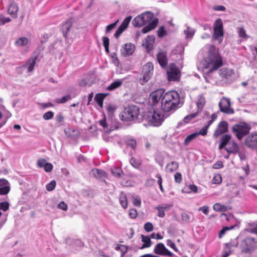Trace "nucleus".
<instances>
[{
    "mask_svg": "<svg viewBox=\"0 0 257 257\" xmlns=\"http://www.w3.org/2000/svg\"><path fill=\"white\" fill-rule=\"evenodd\" d=\"M222 64V58L215 48H211L203 62L204 72L206 77H211Z\"/></svg>",
    "mask_w": 257,
    "mask_h": 257,
    "instance_id": "nucleus-1",
    "label": "nucleus"
},
{
    "mask_svg": "<svg viewBox=\"0 0 257 257\" xmlns=\"http://www.w3.org/2000/svg\"><path fill=\"white\" fill-rule=\"evenodd\" d=\"M158 24V19L154 18V15L150 12H146L136 17L133 21L135 27H141L145 26L142 30L144 34H146L154 29Z\"/></svg>",
    "mask_w": 257,
    "mask_h": 257,
    "instance_id": "nucleus-2",
    "label": "nucleus"
},
{
    "mask_svg": "<svg viewBox=\"0 0 257 257\" xmlns=\"http://www.w3.org/2000/svg\"><path fill=\"white\" fill-rule=\"evenodd\" d=\"M179 94L175 90L166 92L161 99V107L163 111L174 112L180 103Z\"/></svg>",
    "mask_w": 257,
    "mask_h": 257,
    "instance_id": "nucleus-3",
    "label": "nucleus"
},
{
    "mask_svg": "<svg viewBox=\"0 0 257 257\" xmlns=\"http://www.w3.org/2000/svg\"><path fill=\"white\" fill-rule=\"evenodd\" d=\"M139 114L140 108L135 105H130L123 109L119 117L122 121H136L138 119Z\"/></svg>",
    "mask_w": 257,
    "mask_h": 257,
    "instance_id": "nucleus-4",
    "label": "nucleus"
},
{
    "mask_svg": "<svg viewBox=\"0 0 257 257\" xmlns=\"http://www.w3.org/2000/svg\"><path fill=\"white\" fill-rule=\"evenodd\" d=\"M251 128L250 125L248 123L240 121L233 125L231 130L237 139L241 140L249 134Z\"/></svg>",
    "mask_w": 257,
    "mask_h": 257,
    "instance_id": "nucleus-5",
    "label": "nucleus"
},
{
    "mask_svg": "<svg viewBox=\"0 0 257 257\" xmlns=\"http://www.w3.org/2000/svg\"><path fill=\"white\" fill-rule=\"evenodd\" d=\"M257 248V241L252 237H246L242 241V251L245 253H250Z\"/></svg>",
    "mask_w": 257,
    "mask_h": 257,
    "instance_id": "nucleus-6",
    "label": "nucleus"
},
{
    "mask_svg": "<svg viewBox=\"0 0 257 257\" xmlns=\"http://www.w3.org/2000/svg\"><path fill=\"white\" fill-rule=\"evenodd\" d=\"M154 65L152 63L148 62L143 66L142 77L139 79V82L141 85L147 82L153 74Z\"/></svg>",
    "mask_w": 257,
    "mask_h": 257,
    "instance_id": "nucleus-7",
    "label": "nucleus"
},
{
    "mask_svg": "<svg viewBox=\"0 0 257 257\" xmlns=\"http://www.w3.org/2000/svg\"><path fill=\"white\" fill-rule=\"evenodd\" d=\"M223 28L222 20L218 18L215 20L214 23V34L213 38L215 40H218L220 44L223 38Z\"/></svg>",
    "mask_w": 257,
    "mask_h": 257,
    "instance_id": "nucleus-8",
    "label": "nucleus"
},
{
    "mask_svg": "<svg viewBox=\"0 0 257 257\" xmlns=\"http://www.w3.org/2000/svg\"><path fill=\"white\" fill-rule=\"evenodd\" d=\"M148 116L149 121L154 126H160L164 120L162 115L157 111H150Z\"/></svg>",
    "mask_w": 257,
    "mask_h": 257,
    "instance_id": "nucleus-9",
    "label": "nucleus"
},
{
    "mask_svg": "<svg viewBox=\"0 0 257 257\" xmlns=\"http://www.w3.org/2000/svg\"><path fill=\"white\" fill-rule=\"evenodd\" d=\"M167 75L169 81L176 80L180 77V71L175 64L171 63L167 71Z\"/></svg>",
    "mask_w": 257,
    "mask_h": 257,
    "instance_id": "nucleus-10",
    "label": "nucleus"
},
{
    "mask_svg": "<svg viewBox=\"0 0 257 257\" xmlns=\"http://www.w3.org/2000/svg\"><path fill=\"white\" fill-rule=\"evenodd\" d=\"M220 110L227 114H233L234 111L230 107V102L228 98L223 97L219 103Z\"/></svg>",
    "mask_w": 257,
    "mask_h": 257,
    "instance_id": "nucleus-11",
    "label": "nucleus"
},
{
    "mask_svg": "<svg viewBox=\"0 0 257 257\" xmlns=\"http://www.w3.org/2000/svg\"><path fill=\"white\" fill-rule=\"evenodd\" d=\"M244 144L249 148L257 149V132L248 135L245 138Z\"/></svg>",
    "mask_w": 257,
    "mask_h": 257,
    "instance_id": "nucleus-12",
    "label": "nucleus"
},
{
    "mask_svg": "<svg viewBox=\"0 0 257 257\" xmlns=\"http://www.w3.org/2000/svg\"><path fill=\"white\" fill-rule=\"evenodd\" d=\"M154 251L156 254L161 255L169 256L170 257L174 255V254L169 251L163 243H158L155 246Z\"/></svg>",
    "mask_w": 257,
    "mask_h": 257,
    "instance_id": "nucleus-13",
    "label": "nucleus"
},
{
    "mask_svg": "<svg viewBox=\"0 0 257 257\" xmlns=\"http://www.w3.org/2000/svg\"><path fill=\"white\" fill-rule=\"evenodd\" d=\"M165 90L163 89H159L152 92L150 95V101L152 105H154L159 102L161 98L163 96Z\"/></svg>",
    "mask_w": 257,
    "mask_h": 257,
    "instance_id": "nucleus-14",
    "label": "nucleus"
},
{
    "mask_svg": "<svg viewBox=\"0 0 257 257\" xmlns=\"http://www.w3.org/2000/svg\"><path fill=\"white\" fill-rule=\"evenodd\" d=\"M39 56V53L35 52L33 53L28 61L26 63L25 66L28 67V71L30 72L33 71L36 64V60Z\"/></svg>",
    "mask_w": 257,
    "mask_h": 257,
    "instance_id": "nucleus-15",
    "label": "nucleus"
},
{
    "mask_svg": "<svg viewBox=\"0 0 257 257\" xmlns=\"http://www.w3.org/2000/svg\"><path fill=\"white\" fill-rule=\"evenodd\" d=\"M228 131V123L225 121H221L218 125L217 128L215 130L214 136L218 137L223 134L227 132Z\"/></svg>",
    "mask_w": 257,
    "mask_h": 257,
    "instance_id": "nucleus-16",
    "label": "nucleus"
},
{
    "mask_svg": "<svg viewBox=\"0 0 257 257\" xmlns=\"http://www.w3.org/2000/svg\"><path fill=\"white\" fill-rule=\"evenodd\" d=\"M172 206V204H163L155 207V209L158 210V216L163 218L165 216V212L169 210Z\"/></svg>",
    "mask_w": 257,
    "mask_h": 257,
    "instance_id": "nucleus-17",
    "label": "nucleus"
},
{
    "mask_svg": "<svg viewBox=\"0 0 257 257\" xmlns=\"http://www.w3.org/2000/svg\"><path fill=\"white\" fill-rule=\"evenodd\" d=\"M135 48L134 45L131 43H127L124 45L120 51L123 56H129L133 53Z\"/></svg>",
    "mask_w": 257,
    "mask_h": 257,
    "instance_id": "nucleus-18",
    "label": "nucleus"
},
{
    "mask_svg": "<svg viewBox=\"0 0 257 257\" xmlns=\"http://www.w3.org/2000/svg\"><path fill=\"white\" fill-rule=\"evenodd\" d=\"M157 60L159 63L163 68H165L168 64L167 54L164 51H160L157 55Z\"/></svg>",
    "mask_w": 257,
    "mask_h": 257,
    "instance_id": "nucleus-19",
    "label": "nucleus"
},
{
    "mask_svg": "<svg viewBox=\"0 0 257 257\" xmlns=\"http://www.w3.org/2000/svg\"><path fill=\"white\" fill-rule=\"evenodd\" d=\"M218 73L222 78L229 79L234 75V71L230 68H222L220 69Z\"/></svg>",
    "mask_w": 257,
    "mask_h": 257,
    "instance_id": "nucleus-20",
    "label": "nucleus"
},
{
    "mask_svg": "<svg viewBox=\"0 0 257 257\" xmlns=\"http://www.w3.org/2000/svg\"><path fill=\"white\" fill-rule=\"evenodd\" d=\"M155 40L154 36H149L146 38L145 43L143 44V45L146 48L148 52H150L153 49Z\"/></svg>",
    "mask_w": 257,
    "mask_h": 257,
    "instance_id": "nucleus-21",
    "label": "nucleus"
},
{
    "mask_svg": "<svg viewBox=\"0 0 257 257\" xmlns=\"http://www.w3.org/2000/svg\"><path fill=\"white\" fill-rule=\"evenodd\" d=\"M72 25V19H70L64 23L62 24L61 26L62 32L63 33V36L66 38L67 33L69 31Z\"/></svg>",
    "mask_w": 257,
    "mask_h": 257,
    "instance_id": "nucleus-22",
    "label": "nucleus"
},
{
    "mask_svg": "<svg viewBox=\"0 0 257 257\" xmlns=\"http://www.w3.org/2000/svg\"><path fill=\"white\" fill-rule=\"evenodd\" d=\"M19 11V7L16 3H12L9 7L8 9V13L12 16V17L16 18L17 17V14Z\"/></svg>",
    "mask_w": 257,
    "mask_h": 257,
    "instance_id": "nucleus-23",
    "label": "nucleus"
},
{
    "mask_svg": "<svg viewBox=\"0 0 257 257\" xmlns=\"http://www.w3.org/2000/svg\"><path fill=\"white\" fill-rule=\"evenodd\" d=\"M225 150L229 154L237 153L239 152L238 146L234 141H231L229 143V146L225 148Z\"/></svg>",
    "mask_w": 257,
    "mask_h": 257,
    "instance_id": "nucleus-24",
    "label": "nucleus"
},
{
    "mask_svg": "<svg viewBox=\"0 0 257 257\" xmlns=\"http://www.w3.org/2000/svg\"><path fill=\"white\" fill-rule=\"evenodd\" d=\"M245 230L249 233H253L257 235V223L254 222L247 223Z\"/></svg>",
    "mask_w": 257,
    "mask_h": 257,
    "instance_id": "nucleus-25",
    "label": "nucleus"
},
{
    "mask_svg": "<svg viewBox=\"0 0 257 257\" xmlns=\"http://www.w3.org/2000/svg\"><path fill=\"white\" fill-rule=\"evenodd\" d=\"M91 174L95 178L102 179L105 178L106 176V173L102 170L94 169L92 170Z\"/></svg>",
    "mask_w": 257,
    "mask_h": 257,
    "instance_id": "nucleus-26",
    "label": "nucleus"
},
{
    "mask_svg": "<svg viewBox=\"0 0 257 257\" xmlns=\"http://www.w3.org/2000/svg\"><path fill=\"white\" fill-rule=\"evenodd\" d=\"M123 80L120 79H116L111 83L107 87V90L112 91L119 87L122 84Z\"/></svg>",
    "mask_w": 257,
    "mask_h": 257,
    "instance_id": "nucleus-27",
    "label": "nucleus"
},
{
    "mask_svg": "<svg viewBox=\"0 0 257 257\" xmlns=\"http://www.w3.org/2000/svg\"><path fill=\"white\" fill-rule=\"evenodd\" d=\"M142 241L144 242L140 249H144L145 248L149 247L151 246L152 242L150 239V237L148 236L144 235H141Z\"/></svg>",
    "mask_w": 257,
    "mask_h": 257,
    "instance_id": "nucleus-28",
    "label": "nucleus"
},
{
    "mask_svg": "<svg viewBox=\"0 0 257 257\" xmlns=\"http://www.w3.org/2000/svg\"><path fill=\"white\" fill-rule=\"evenodd\" d=\"M186 29L184 30V34L186 39L192 38L194 36L195 30L194 29L186 25Z\"/></svg>",
    "mask_w": 257,
    "mask_h": 257,
    "instance_id": "nucleus-29",
    "label": "nucleus"
},
{
    "mask_svg": "<svg viewBox=\"0 0 257 257\" xmlns=\"http://www.w3.org/2000/svg\"><path fill=\"white\" fill-rule=\"evenodd\" d=\"M198 115V112H195L194 113H192L189 115H186L182 120V121H180L178 123V125H181L182 123H187L191 120L196 117Z\"/></svg>",
    "mask_w": 257,
    "mask_h": 257,
    "instance_id": "nucleus-30",
    "label": "nucleus"
},
{
    "mask_svg": "<svg viewBox=\"0 0 257 257\" xmlns=\"http://www.w3.org/2000/svg\"><path fill=\"white\" fill-rule=\"evenodd\" d=\"M107 95V93H98L96 94L94 99L101 107L103 106V100Z\"/></svg>",
    "mask_w": 257,
    "mask_h": 257,
    "instance_id": "nucleus-31",
    "label": "nucleus"
},
{
    "mask_svg": "<svg viewBox=\"0 0 257 257\" xmlns=\"http://www.w3.org/2000/svg\"><path fill=\"white\" fill-rule=\"evenodd\" d=\"M205 102V98L203 96H200L196 103L198 107V110L196 112H198V114L201 112Z\"/></svg>",
    "mask_w": 257,
    "mask_h": 257,
    "instance_id": "nucleus-32",
    "label": "nucleus"
},
{
    "mask_svg": "<svg viewBox=\"0 0 257 257\" xmlns=\"http://www.w3.org/2000/svg\"><path fill=\"white\" fill-rule=\"evenodd\" d=\"M119 203L122 208H126L127 207V201L125 194L121 192L119 195Z\"/></svg>",
    "mask_w": 257,
    "mask_h": 257,
    "instance_id": "nucleus-33",
    "label": "nucleus"
},
{
    "mask_svg": "<svg viewBox=\"0 0 257 257\" xmlns=\"http://www.w3.org/2000/svg\"><path fill=\"white\" fill-rule=\"evenodd\" d=\"M179 166V164L177 162L173 161L169 164L167 166V169L169 172H172L176 170Z\"/></svg>",
    "mask_w": 257,
    "mask_h": 257,
    "instance_id": "nucleus-34",
    "label": "nucleus"
},
{
    "mask_svg": "<svg viewBox=\"0 0 257 257\" xmlns=\"http://www.w3.org/2000/svg\"><path fill=\"white\" fill-rule=\"evenodd\" d=\"M29 42L28 38L26 37H21L16 41V44L19 46L26 45Z\"/></svg>",
    "mask_w": 257,
    "mask_h": 257,
    "instance_id": "nucleus-35",
    "label": "nucleus"
},
{
    "mask_svg": "<svg viewBox=\"0 0 257 257\" xmlns=\"http://www.w3.org/2000/svg\"><path fill=\"white\" fill-rule=\"evenodd\" d=\"M71 96L69 94L64 96L61 98H56L54 100V102L57 103H64L71 99Z\"/></svg>",
    "mask_w": 257,
    "mask_h": 257,
    "instance_id": "nucleus-36",
    "label": "nucleus"
},
{
    "mask_svg": "<svg viewBox=\"0 0 257 257\" xmlns=\"http://www.w3.org/2000/svg\"><path fill=\"white\" fill-rule=\"evenodd\" d=\"M234 225H232L230 227L228 226H224L222 228V229L220 231L218 237L219 238H221L222 237V236L225 234L226 232L227 231L231 230L234 228Z\"/></svg>",
    "mask_w": 257,
    "mask_h": 257,
    "instance_id": "nucleus-37",
    "label": "nucleus"
},
{
    "mask_svg": "<svg viewBox=\"0 0 257 257\" xmlns=\"http://www.w3.org/2000/svg\"><path fill=\"white\" fill-rule=\"evenodd\" d=\"M214 210L218 212L224 211L226 210V207L224 205H222L220 203H215L213 206Z\"/></svg>",
    "mask_w": 257,
    "mask_h": 257,
    "instance_id": "nucleus-38",
    "label": "nucleus"
},
{
    "mask_svg": "<svg viewBox=\"0 0 257 257\" xmlns=\"http://www.w3.org/2000/svg\"><path fill=\"white\" fill-rule=\"evenodd\" d=\"M130 163L133 167L136 169H138L141 165V162L134 158H132L130 159Z\"/></svg>",
    "mask_w": 257,
    "mask_h": 257,
    "instance_id": "nucleus-39",
    "label": "nucleus"
},
{
    "mask_svg": "<svg viewBox=\"0 0 257 257\" xmlns=\"http://www.w3.org/2000/svg\"><path fill=\"white\" fill-rule=\"evenodd\" d=\"M197 137V133H194L188 135L184 140V145H187L190 142H191L194 138Z\"/></svg>",
    "mask_w": 257,
    "mask_h": 257,
    "instance_id": "nucleus-40",
    "label": "nucleus"
},
{
    "mask_svg": "<svg viewBox=\"0 0 257 257\" xmlns=\"http://www.w3.org/2000/svg\"><path fill=\"white\" fill-rule=\"evenodd\" d=\"M231 139L230 135H224L222 136L221 138V142L225 145L226 146L227 144H229V143L230 142V140Z\"/></svg>",
    "mask_w": 257,
    "mask_h": 257,
    "instance_id": "nucleus-41",
    "label": "nucleus"
},
{
    "mask_svg": "<svg viewBox=\"0 0 257 257\" xmlns=\"http://www.w3.org/2000/svg\"><path fill=\"white\" fill-rule=\"evenodd\" d=\"M158 36L159 38H163L164 36H165L167 33V31L165 30V27L164 26H161L158 30L157 31Z\"/></svg>",
    "mask_w": 257,
    "mask_h": 257,
    "instance_id": "nucleus-42",
    "label": "nucleus"
},
{
    "mask_svg": "<svg viewBox=\"0 0 257 257\" xmlns=\"http://www.w3.org/2000/svg\"><path fill=\"white\" fill-rule=\"evenodd\" d=\"M126 145L128 147H131L132 149L135 150L137 146V142L135 140L131 139L126 141Z\"/></svg>",
    "mask_w": 257,
    "mask_h": 257,
    "instance_id": "nucleus-43",
    "label": "nucleus"
},
{
    "mask_svg": "<svg viewBox=\"0 0 257 257\" xmlns=\"http://www.w3.org/2000/svg\"><path fill=\"white\" fill-rule=\"evenodd\" d=\"M237 33L240 37L243 39H246L247 38V35L246 34L245 31L242 27H238L237 28Z\"/></svg>",
    "mask_w": 257,
    "mask_h": 257,
    "instance_id": "nucleus-44",
    "label": "nucleus"
},
{
    "mask_svg": "<svg viewBox=\"0 0 257 257\" xmlns=\"http://www.w3.org/2000/svg\"><path fill=\"white\" fill-rule=\"evenodd\" d=\"M132 17V16H128L126 17L124 20L123 21L122 23L121 24L120 26L121 27H122V28H124V29H126L127 27L128 26L129 23H130V21H131Z\"/></svg>",
    "mask_w": 257,
    "mask_h": 257,
    "instance_id": "nucleus-45",
    "label": "nucleus"
},
{
    "mask_svg": "<svg viewBox=\"0 0 257 257\" xmlns=\"http://www.w3.org/2000/svg\"><path fill=\"white\" fill-rule=\"evenodd\" d=\"M11 21V19L10 18L6 17L2 15H0V26L4 25Z\"/></svg>",
    "mask_w": 257,
    "mask_h": 257,
    "instance_id": "nucleus-46",
    "label": "nucleus"
},
{
    "mask_svg": "<svg viewBox=\"0 0 257 257\" xmlns=\"http://www.w3.org/2000/svg\"><path fill=\"white\" fill-rule=\"evenodd\" d=\"M56 182L54 180L51 181L49 183L46 185V188L47 191H51L54 189L56 187Z\"/></svg>",
    "mask_w": 257,
    "mask_h": 257,
    "instance_id": "nucleus-47",
    "label": "nucleus"
},
{
    "mask_svg": "<svg viewBox=\"0 0 257 257\" xmlns=\"http://www.w3.org/2000/svg\"><path fill=\"white\" fill-rule=\"evenodd\" d=\"M10 207V204L8 202L5 201L0 203V210L4 211H7Z\"/></svg>",
    "mask_w": 257,
    "mask_h": 257,
    "instance_id": "nucleus-48",
    "label": "nucleus"
},
{
    "mask_svg": "<svg viewBox=\"0 0 257 257\" xmlns=\"http://www.w3.org/2000/svg\"><path fill=\"white\" fill-rule=\"evenodd\" d=\"M119 20H117L115 22L112 23L111 24L108 25L106 28L105 33H109L112 29H113L116 26L117 23L118 22Z\"/></svg>",
    "mask_w": 257,
    "mask_h": 257,
    "instance_id": "nucleus-49",
    "label": "nucleus"
},
{
    "mask_svg": "<svg viewBox=\"0 0 257 257\" xmlns=\"http://www.w3.org/2000/svg\"><path fill=\"white\" fill-rule=\"evenodd\" d=\"M133 204L135 206L140 207L141 204V200L139 196H133Z\"/></svg>",
    "mask_w": 257,
    "mask_h": 257,
    "instance_id": "nucleus-50",
    "label": "nucleus"
},
{
    "mask_svg": "<svg viewBox=\"0 0 257 257\" xmlns=\"http://www.w3.org/2000/svg\"><path fill=\"white\" fill-rule=\"evenodd\" d=\"M125 29L122 27L119 26L116 30L114 37L117 39Z\"/></svg>",
    "mask_w": 257,
    "mask_h": 257,
    "instance_id": "nucleus-51",
    "label": "nucleus"
},
{
    "mask_svg": "<svg viewBox=\"0 0 257 257\" xmlns=\"http://www.w3.org/2000/svg\"><path fill=\"white\" fill-rule=\"evenodd\" d=\"M125 29L122 27L119 26L116 30L114 37L117 39Z\"/></svg>",
    "mask_w": 257,
    "mask_h": 257,
    "instance_id": "nucleus-52",
    "label": "nucleus"
},
{
    "mask_svg": "<svg viewBox=\"0 0 257 257\" xmlns=\"http://www.w3.org/2000/svg\"><path fill=\"white\" fill-rule=\"evenodd\" d=\"M122 173V170H121L119 168H114L111 170V173L112 175L116 177H119L121 175V174Z\"/></svg>",
    "mask_w": 257,
    "mask_h": 257,
    "instance_id": "nucleus-53",
    "label": "nucleus"
},
{
    "mask_svg": "<svg viewBox=\"0 0 257 257\" xmlns=\"http://www.w3.org/2000/svg\"><path fill=\"white\" fill-rule=\"evenodd\" d=\"M54 116V113L51 111H49L43 114V117L45 120H49Z\"/></svg>",
    "mask_w": 257,
    "mask_h": 257,
    "instance_id": "nucleus-54",
    "label": "nucleus"
},
{
    "mask_svg": "<svg viewBox=\"0 0 257 257\" xmlns=\"http://www.w3.org/2000/svg\"><path fill=\"white\" fill-rule=\"evenodd\" d=\"M222 178L220 175L216 174L215 175L212 180L213 183L215 184H219L221 183Z\"/></svg>",
    "mask_w": 257,
    "mask_h": 257,
    "instance_id": "nucleus-55",
    "label": "nucleus"
},
{
    "mask_svg": "<svg viewBox=\"0 0 257 257\" xmlns=\"http://www.w3.org/2000/svg\"><path fill=\"white\" fill-rule=\"evenodd\" d=\"M10 190V187L8 186H5L0 188V195H6Z\"/></svg>",
    "mask_w": 257,
    "mask_h": 257,
    "instance_id": "nucleus-56",
    "label": "nucleus"
},
{
    "mask_svg": "<svg viewBox=\"0 0 257 257\" xmlns=\"http://www.w3.org/2000/svg\"><path fill=\"white\" fill-rule=\"evenodd\" d=\"M144 229L147 232H150L154 229L153 225L152 223L148 222L144 225Z\"/></svg>",
    "mask_w": 257,
    "mask_h": 257,
    "instance_id": "nucleus-57",
    "label": "nucleus"
},
{
    "mask_svg": "<svg viewBox=\"0 0 257 257\" xmlns=\"http://www.w3.org/2000/svg\"><path fill=\"white\" fill-rule=\"evenodd\" d=\"M116 107L112 105H108L106 107L108 115L111 116L113 112L115 110Z\"/></svg>",
    "mask_w": 257,
    "mask_h": 257,
    "instance_id": "nucleus-58",
    "label": "nucleus"
},
{
    "mask_svg": "<svg viewBox=\"0 0 257 257\" xmlns=\"http://www.w3.org/2000/svg\"><path fill=\"white\" fill-rule=\"evenodd\" d=\"M208 128V126H205L202 129H201L199 132H195L197 133V136L199 135L203 136H206L207 133Z\"/></svg>",
    "mask_w": 257,
    "mask_h": 257,
    "instance_id": "nucleus-59",
    "label": "nucleus"
},
{
    "mask_svg": "<svg viewBox=\"0 0 257 257\" xmlns=\"http://www.w3.org/2000/svg\"><path fill=\"white\" fill-rule=\"evenodd\" d=\"M181 217L183 222L186 223H189L190 220V216L187 213L185 212L182 213L181 214Z\"/></svg>",
    "mask_w": 257,
    "mask_h": 257,
    "instance_id": "nucleus-60",
    "label": "nucleus"
},
{
    "mask_svg": "<svg viewBox=\"0 0 257 257\" xmlns=\"http://www.w3.org/2000/svg\"><path fill=\"white\" fill-rule=\"evenodd\" d=\"M167 245L171 247L175 251H178V248H177L175 244L171 240L168 239L167 240Z\"/></svg>",
    "mask_w": 257,
    "mask_h": 257,
    "instance_id": "nucleus-61",
    "label": "nucleus"
},
{
    "mask_svg": "<svg viewBox=\"0 0 257 257\" xmlns=\"http://www.w3.org/2000/svg\"><path fill=\"white\" fill-rule=\"evenodd\" d=\"M175 180L176 183H180L182 180V175L180 173L177 172L174 175Z\"/></svg>",
    "mask_w": 257,
    "mask_h": 257,
    "instance_id": "nucleus-62",
    "label": "nucleus"
},
{
    "mask_svg": "<svg viewBox=\"0 0 257 257\" xmlns=\"http://www.w3.org/2000/svg\"><path fill=\"white\" fill-rule=\"evenodd\" d=\"M138 215V213L135 209H131L129 211V216L131 218H135Z\"/></svg>",
    "mask_w": 257,
    "mask_h": 257,
    "instance_id": "nucleus-63",
    "label": "nucleus"
},
{
    "mask_svg": "<svg viewBox=\"0 0 257 257\" xmlns=\"http://www.w3.org/2000/svg\"><path fill=\"white\" fill-rule=\"evenodd\" d=\"M58 208L64 211H66L68 209V206L64 201H62L58 204Z\"/></svg>",
    "mask_w": 257,
    "mask_h": 257,
    "instance_id": "nucleus-64",
    "label": "nucleus"
}]
</instances>
